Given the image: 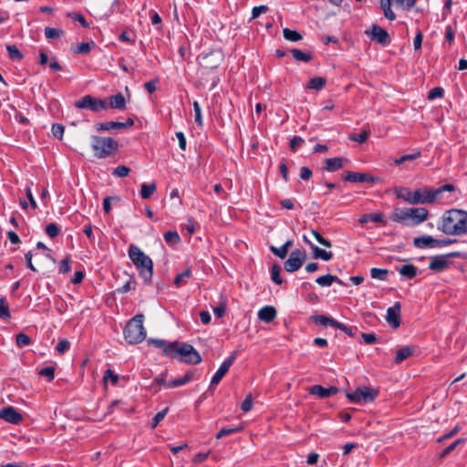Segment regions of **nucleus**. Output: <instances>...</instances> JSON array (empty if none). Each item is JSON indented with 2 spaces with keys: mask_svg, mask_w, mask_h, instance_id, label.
<instances>
[{
  "mask_svg": "<svg viewBox=\"0 0 467 467\" xmlns=\"http://www.w3.org/2000/svg\"><path fill=\"white\" fill-rule=\"evenodd\" d=\"M454 185L451 183L444 184L439 188H419L414 192H411L407 187H396L394 189L396 197L402 199L410 204H430L439 200L441 194L443 192H453Z\"/></svg>",
  "mask_w": 467,
  "mask_h": 467,
  "instance_id": "nucleus-1",
  "label": "nucleus"
},
{
  "mask_svg": "<svg viewBox=\"0 0 467 467\" xmlns=\"http://www.w3.org/2000/svg\"><path fill=\"white\" fill-rule=\"evenodd\" d=\"M438 229L449 235L467 234V212L460 209H451L445 212Z\"/></svg>",
  "mask_w": 467,
  "mask_h": 467,
  "instance_id": "nucleus-2",
  "label": "nucleus"
},
{
  "mask_svg": "<svg viewBox=\"0 0 467 467\" xmlns=\"http://www.w3.org/2000/svg\"><path fill=\"white\" fill-rule=\"evenodd\" d=\"M429 211L424 207L395 208L390 220L404 225L415 226L428 219Z\"/></svg>",
  "mask_w": 467,
  "mask_h": 467,
  "instance_id": "nucleus-3",
  "label": "nucleus"
},
{
  "mask_svg": "<svg viewBox=\"0 0 467 467\" xmlns=\"http://www.w3.org/2000/svg\"><path fill=\"white\" fill-rule=\"evenodd\" d=\"M129 256L138 268L140 276L145 281H150L153 274L152 260L135 244L130 245Z\"/></svg>",
  "mask_w": 467,
  "mask_h": 467,
  "instance_id": "nucleus-4",
  "label": "nucleus"
},
{
  "mask_svg": "<svg viewBox=\"0 0 467 467\" xmlns=\"http://www.w3.org/2000/svg\"><path fill=\"white\" fill-rule=\"evenodd\" d=\"M144 316L138 314L125 326L123 334L129 344H139L146 337V330L143 327Z\"/></svg>",
  "mask_w": 467,
  "mask_h": 467,
  "instance_id": "nucleus-5",
  "label": "nucleus"
},
{
  "mask_svg": "<svg viewBox=\"0 0 467 467\" xmlns=\"http://www.w3.org/2000/svg\"><path fill=\"white\" fill-rule=\"evenodd\" d=\"M91 149L98 159H106L113 154L119 148L117 140L110 137L92 135L90 137Z\"/></svg>",
  "mask_w": 467,
  "mask_h": 467,
  "instance_id": "nucleus-6",
  "label": "nucleus"
},
{
  "mask_svg": "<svg viewBox=\"0 0 467 467\" xmlns=\"http://www.w3.org/2000/svg\"><path fill=\"white\" fill-rule=\"evenodd\" d=\"M180 357V361L189 364H199L202 358L197 350L190 344L179 341H173L171 348V355L169 358H177Z\"/></svg>",
  "mask_w": 467,
  "mask_h": 467,
  "instance_id": "nucleus-7",
  "label": "nucleus"
},
{
  "mask_svg": "<svg viewBox=\"0 0 467 467\" xmlns=\"http://www.w3.org/2000/svg\"><path fill=\"white\" fill-rule=\"evenodd\" d=\"M180 357V361L189 364H199L202 358L197 350L190 344L179 341H173L171 348V355L169 358H177Z\"/></svg>",
  "mask_w": 467,
  "mask_h": 467,
  "instance_id": "nucleus-8",
  "label": "nucleus"
},
{
  "mask_svg": "<svg viewBox=\"0 0 467 467\" xmlns=\"http://www.w3.org/2000/svg\"><path fill=\"white\" fill-rule=\"evenodd\" d=\"M74 106L79 109H88L94 112H99L108 108V101L106 99L94 98L91 95H86L75 101Z\"/></svg>",
  "mask_w": 467,
  "mask_h": 467,
  "instance_id": "nucleus-9",
  "label": "nucleus"
},
{
  "mask_svg": "<svg viewBox=\"0 0 467 467\" xmlns=\"http://www.w3.org/2000/svg\"><path fill=\"white\" fill-rule=\"evenodd\" d=\"M379 391L369 387L358 388L354 392L347 393L348 399L354 403H368L373 401L378 396Z\"/></svg>",
  "mask_w": 467,
  "mask_h": 467,
  "instance_id": "nucleus-10",
  "label": "nucleus"
},
{
  "mask_svg": "<svg viewBox=\"0 0 467 467\" xmlns=\"http://www.w3.org/2000/svg\"><path fill=\"white\" fill-rule=\"evenodd\" d=\"M306 251L296 249L291 252L288 259L284 263V268L288 273H294L301 268L306 260Z\"/></svg>",
  "mask_w": 467,
  "mask_h": 467,
  "instance_id": "nucleus-11",
  "label": "nucleus"
},
{
  "mask_svg": "<svg viewBox=\"0 0 467 467\" xmlns=\"http://www.w3.org/2000/svg\"><path fill=\"white\" fill-rule=\"evenodd\" d=\"M460 252H452L448 254H441L433 256L429 264V268L432 271L441 272L446 269L449 265L448 257H461Z\"/></svg>",
  "mask_w": 467,
  "mask_h": 467,
  "instance_id": "nucleus-12",
  "label": "nucleus"
},
{
  "mask_svg": "<svg viewBox=\"0 0 467 467\" xmlns=\"http://www.w3.org/2000/svg\"><path fill=\"white\" fill-rule=\"evenodd\" d=\"M365 34L381 45L386 46L390 43L388 32L378 25H372L370 29L365 31Z\"/></svg>",
  "mask_w": 467,
  "mask_h": 467,
  "instance_id": "nucleus-13",
  "label": "nucleus"
},
{
  "mask_svg": "<svg viewBox=\"0 0 467 467\" xmlns=\"http://www.w3.org/2000/svg\"><path fill=\"white\" fill-rule=\"evenodd\" d=\"M237 358V352H233L228 358H226L219 367L211 380V385H217L224 375L228 372L230 367Z\"/></svg>",
  "mask_w": 467,
  "mask_h": 467,
  "instance_id": "nucleus-14",
  "label": "nucleus"
},
{
  "mask_svg": "<svg viewBox=\"0 0 467 467\" xmlns=\"http://www.w3.org/2000/svg\"><path fill=\"white\" fill-rule=\"evenodd\" d=\"M0 419L8 423L18 424L23 420V416L14 407L7 406L0 410Z\"/></svg>",
  "mask_w": 467,
  "mask_h": 467,
  "instance_id": "nucleus-15",
  "label": "nucleus"
},
{
  "mask_svg": "<svg viewBox=\"0 0 467 467\" xmlns=\"http://www.w3.org/2000/svg\"><path fill=\"white\" fill-rule=\"evenodd\" d=\"M134 121L132 119L129 118L126 122H119V121H108L103 123H98L96 125L97 131H109L111 130H120L127 127L133 126Z\"/></svg>",
  "mask_w": 467,
  "mask_h": 467,
  "instance_id": "nucleus-16",
  "label": "nucleus"
},
{
  "mask_svg": "<svg viewBox=\"0 0 467 467\" xmlns=\"http://www.w3.org/2000/svg\"><path fill=\"white\" fill-rule=\"evenodd\" d=\"M400 303L396 302L393 306L389 307L387 310L386 320L394 328L400 325Z\"/></svg>",
  "mask_w": 467,
  "mask_h": 467,
  "instance_id": "nucleus-17",
  "label": "nucleus"
},
{
  "mask_svg": "<svg viewBox=\"0 0 467 467\" xmlns=\"http://www.w3.org/2000/svg\"><path fill=\"white\" fill-rule=\"evenodd\" d=\"M344 179L349 182H375V178L368 173L346 171Z\"/></svg>",
  "mask_w": 467,
  "mask_h": 467,
  "instance_id": "nucleus-18",
  "label": "nucleus"
},
{
  "mask_svg": "<svg viewBox=\"0 0 467 467\" xmlns=\"http://www.w3.org/2000/svg\"><path fill=\"white\" fill-rule=\"evenodd\" d=\"M308 391L312 395H317L321 399H325L336 395L338 392V389L337 387L324 388L320 385H314Z\"/></svg>",
  "mask_w": 467,
  "mask_h": 467,
  "instance_id": "nucleus-19",
  "label": "nucleus"
},
{
  "mask_svg": "<svg viewBox=\"0 0 467 467\" xmlns=\"http://www.w3.org/2000/svg\"><path fill=\"white\" fill-rule=\"evenodd\" d=\"M149 345H152L158 348L161 349L162 355L166 357H170L171 355V348L173 346V342H167L162 339H157V338H150L148 340Z\"/></svg>",
  "mask_w": 467,
  "mask_h": 467,
  "instance_id": "nucleus-20",
  "label": "nucleus"
},
{
  "mask_svg": "<svg viewBox=\"0 0 467 467\" xmlns=\"http://www.w3.org/2000/svg\"><path fill=\"white\" fill-rule=\"evenodd\" d=\"M276 310L274 306H265L259 309L257 316L260 320L270 323L276 317Z\"/></svg>",
  "mask_w": 467,
  "mask_h": 467,
  "instance_id": "nucleus-21",
  "label": "nucleus"
},
{
  "mask_svg": "<svg viewBox=\"0 0 467 467\" xmlns=\"http://www.w3.org/2000/svg\"><path fill=\"white\" fill-rule=\"evenodd\" d=\"M304 241L308 243L313 250V256L314 258H320L324 261H329L333 257V254L331 252H327L326 250H323L319 248L317 245L312 244L307 239L306 236L304 235Z\"/></svg>",
  "mask_w": 467,
  "mask_h": 467,
  "instance_id": "nucleus-22",
  "label": "nucleus"
},
{
  "mask_svg": "<svg viewBox=\"0 0 467 467\" xmlns=\"http://www.w3.org/2000/svg\"><path fill=\"white\" fill-rule=\"evenodd\" d=\"M435 238L431 235H421L413 239V244L417 248L434 247Z\"/></svg>",
  "mask_w": 467,
  "mask_h": 467,
  "instance_id": "nucleus-23",
  "label": "nucleus"
},
{
  "mask_svg": "<svg viewBox=\"0 0 467 467\" xmlns=\"http://www.w3.org/2000/svg\"><path fill=\"white\" fill-rule=\"evenodd\" d=\"M334 282L344 285L342 280H340L337 276L332 275L330 274L319 276L316 279V283L318 284L321 286H330Z\"/></svg>",
  "mask_w": 467,
  "mask_h": 467,
  "instance_id": "nucleus-24",
  "label": "nucleus"
},
{
  "mask_svg": "<svg viewBox=\"0 0 467 467\" xmlns=\"http://www.w3.org/2000/svg\"><path fill=\"white\" fill-rule=\"evenodd\" d=\"M397 271L400 273V275L412 279L414 278L418 274V269L411 264L403 265L400 267H397Z\"/></svg>",
  "mask_w": 467,
  "mask_h": 467,
  "instance_id": "nucleus-25",
  "label": "nucleus"
},
{
  "mask_svg": "<svg viewBox=\"0 0 467 467\" xmlns=\"http://www.w3.org/2000/svg\"><path fill=\"white\" fill-rule=\"evenodd\" d=\"M125 98L122 94L119 93L109 97V102H108V107L111 109H122L125 108Z\"/></svg>",
  "mask_w": 467,
  "mask_h": 467,
  "instance_id": "nucleus-26",
  "label": "nucleus"
},
{
  "mask_svg": "<svg viewBox=\"0 0 467 467\" xmlns=\"http://www.w3.org/2000/svg\"><path fill=\"white\" fill-rule=\"evenodd\" d=\"M343 159L342 158H330L327 159L325 161V169L327 171H336L343 167Z\"/></svg>",
  "mask_w": 467,
  "mask_h": 467,
  "instance_id": "nucleus-27",
  "label": "nucleus"
},
{
  "mask_svg": "<svg viewBox=\"0 0 467 467\" xmlns=\"http://www.w3.org/2000/svg\"><path fill=\"white\" fill-rule=\"evenodd\" d=\"M414 352V348L410 346H406L396 352L395 363L400 364Z\"/></svg>",
  "mask_w": 467,
  "mask_h": 467,
  "instance_id": "nucleus-28",
  "label": "nucleus"
},
{
  "mask_svg": "<svg viewBox=\"0 0 467 467\" xmlns=\"http://www.w3.org/2000/svg\"><path fill=\"white\" fill-rule=\"evenodd\" d=\"M358 222L361 224H365L368 222H375V223H383L384 222V215L382 213H366L363 214L359 219Z\"/></svg>",
  "mask_w": 467,
  "mask_h": 467,
  "instance_id": "nucleus-29",
  "label": "nucleus"
},
{
  "mask_svg": "<svg viewBox=\"0 0 467 467\" xmlns=\"http://www.w3.org/2000/svg\"><path fill=\"white\" fill-rule=\"evenodd\" d=\"M380 7L383 10L387 19L393 21L396 19L395 13L391 10V0H380Z\"/></svg>",
  "mask_w": 467,
  "mask_h": 467,
  "instance_id": "nucleus-30",
  "label": "nucleus"
},
{
  "mask_svg": "<svg viewBox=\"0 0 467 467\" xmlns=\"http://www.w3.org/2000/svg\"><path fill=\"white\" fill-rule=\"evenodd\" d=\"M156 192L155 183H143L140 189V196L142 199H149Z\"/></svg>",
  "mask_w": 467,
  "mask_h": 467,
  "instance_id": "nucleus-31",
  "label": "nucleus"
},
{
  "mask_svg": "<svg viewBox=\"0 0 467 467\" xmlns=\"http://www.w3.org/2000/svg\"><path fill=\"white\" fill-rule=\"evenodd\" d=\"M192 276V271L190 268H187L182 273L179 274L174 279V285L176 286H181L187 283V281Z\"/></svg>",
  "mask_w": 467,
  "mask_h": 467,
  "instance_id": "nucleus-32",
  "label": "nucleus"
},
{
  "mask_svg": "<svg viewBox=\"0 0 467 467\" xmlns=\"http://www.w3.org/2000/svg\"><path fill=\"white\" fill-rule=\"evenodd\" d=\"M325 84H326V79L324 78L315 77L309 80V82L307 84V88H311V89L320 90L324 88Z\"/></svg>",
  "mask_w": 467,
  "mask_h": 467,
  "instance_id": "nucleus-33",
  "label": "nucleus"
},
{
  "mask_svg": "<svg viewBox=\"0 0 467 467\" xmlns=\"http://www.w3.org/2000/svg\"><path fill=\"white\" fill-rule=\"evenodd\" d=\"M291 53L293 57L297 61L308 62L312 59V55L310 53H306L296 48L291 49Z\"/></svg>",
  "mask_w": 467,
  "mask_h": 467,
  "instance_id": "nucleus-34",
  "label": "nucleus"
},
{
  "mask_svg": "<svg viewBox=\"0 0 467 467\" xmlns=\"http://www.w3.org/2000/svg\"><path fill=\"white\" fill-rule=\"evenodd\" d=\"M314 322L317 323V324H320L324 327H327V326H331L333 327V324L335 322V319L331 318V317H326V316H323V315H316V316H312L310 317Z\"/></svg>",
  "mask_w": 467,
  "mask_h": 467,
  "instance_id": "nucleus-35",
  "label": "nucleus"
},
{
  "mask_svg": "<svg viewBox=\"0 0 467 467\" xmlns=\"http://www.w3.org/2000/svg\"><path fill=\"white\" fill-rule=\"evenodd\" d=\"M284 37L291 42H296L302 39V36L295 30H291L289 28L283 29Z\"/></svg>",
  "mask_w": 467,
  "mask_h": 467,
  "instance_id": "nucleus-36",
  "label": "nucleus"
},
{
  "mask_svg": "<svg viewBox=\"0 0 467 467\" xmlns=\"http://www.w3.org/2000/svg\"><path fill=\"white\" fill-rule=\"evenodd\" d=\"M164 240L168 244L172 245L179 244L181 238L176 231H169L164 234Z\"/></svg>",
  "mask_w": 467,
  "mask_h": 467,
  "instance_id": "nucleus-37",
  "label": "nucleus"
},
{
  "mask_svg": "<svg viewBox=\"0 0 467 467\" xmlns=\"http://www.w3.org/2000/svg\"><path fill=\"white\" fill-rule=\"evenodd\" d=\"M370 275L373 279L385 281L388 275V270L383 268H371Z\"/></svg>",
  "mask_w": 467,
  "mask_h": 467,
  "instance_id": "nucleus-38",
  "label": "nucleus"
},
{
  "mask_svg": "<svg viewBox=\"0 0 467 467\" xmlns=\"http://www.w3.org/2000/svg\"><path fill=\"white\" fill-rule=\"evenodd\" d=\"M420 157V150H416L414 153L406 154V155L401 156L399 159H396L394 161V163L396 165H400V164L404 163L407 161H413V160H416V159H418Z\"/></svg>",
  "mask_w": 467,
  "mask_h": 467,
  "instance_id": "nucleus-39",
  "label": "nucleus"
},
{
  "mask_svg": "<svg viewBox=\"0 0 467 467\" xmlns=\"http://www.w3.org/2000/svg\"><path fill=\"white\" fill-rule=\"evenodd\" d=\"M0 317L5 320H7L11 317L8 304L5 298L0 299Z\"/></svg>",
  "mask_w": 467,
  "mask_h": 467,
  "instance_id": "nucleus-40",
  "label": "nucleus"
},
{
  "mask_svg": "<svg viewBox=\"0 0 467 467\" xmlns=\"http://www.w3.org/2000/svg\"><path fill=\"white\" fill-rule=\"evenodd\" d=\"M6 50L8 53V56L12 59H22L23 54L20 52V50L15 46V45H7Z\"/></svg>",
  "mask_w": 467,
  "mask_h": 467,
  "instance_id": "nucleus-41",
  "label": "nucleus"
},
{
  "mask_svg": "<svg viewBox=\"0 0 467 467\" xmlns=\"http://www.w3.org/2000/svg\"><path fill=\"white\" fill-rule=\"evenodd\" d=\"M63 35V31L58 28L46 27L45 36L47 39L58 38Z\"/></svg>",
  "mask_w": 467,
  "mask_h": 467,
  "instance_id": "nucleus-42",
  "label": "nucleus"
},
{
  "mask_svg": "<svg viewBox=\"0 0 467 467\" xmlns=\"http://www.w3.org/2000/svg\"><path fill=\"white\" fill-rule=\"evenodd\" d=\"M193 110H194V121L198 124V126L202 127L203 121H202V109L201 106L197 101H194L192 103Z\"/></svg>",
  "mask_w": 467,
  "mask_h": 467,
  "instance_id": "nucleus-43",
  "label": "nucleus"
},
{
  "mask_svg": "<svg viewBox=\"0 0 467 467\" xmlns=\"http://www.w3.org/2000/svg\"><path fill=\"white\" fill-rule=\"evenodd\" d=\"M464 442V439H457L454 442L447 446L441 452V458H445L447 455H449L452 451L455 450V448Z\"/></svg>",
  "mask_w": 467,
  "mask_h": 467,
  "instance_id": "nucleus-44",
  "label": "nucleus"
},
{
  "mask_svg": "<svg viewBox=\"0 0 467 467\" xmlns=\"http://www.w3.org/2000/svg\"><path fill=\"white\" fill-rule=\"evenodd\" d=\"M31 343L30 337L25 333H19L16 335V345L19 348L29 346Z\"/></svg>",
  "mask_w": 467,
  "mask_h": 467,
  "instance_id": "nucleus-45",
  "label": "nucleus"
},
{
  "mask_svg": "<svg viewBox=\"0 0 467 467\" xmlns=\"http://www.w3.org/2000/svg\"><path fill=\"white\" fill-rule=\"evenodd\" d=\"M281 268L278 265H274L271 269V279L277 285L282 284V279L280 277Z\"/></svg>",
  "mask_w": 467,
  "mask_h": 467,
  "instance_id": "nucleus-46",
  "label": "nucleus"
},
{
  "mask_svg": "<svg viewBox=\"0 0 467 467\" xmlns=\"http://www.w3.org/2000/svg\"><path fill=\"white\" fill-rule=\"evenodd\" d=\"M38 374L46 377L48 381H52L55 378V368L53 367H46L41 368Z\"/></svg>",
  "mask_w": 467,
  "mask_h": 467,
  "instance_id": "nucleus-47",
  "label": "nucleus"
},
{
  "mask_svg": "<svg viewBox=\"0 0 467 467\" xmlns=\"http://www.w3.org/2000/svg\"><path fill=\"white\" fill-rule=\"evenodd\" d=\"M368 135H369V131L368 130H363L359 134H355V133L350 134L349 135V140H351L353 141H358L359 143H363V142H365L368 140Z\"/></svg>",
  "mask_w": 467,
  "mask_h": 467,
  "instance_id": "nucleus-48",
  "label": "nucleus"
},
{
  "mask_svg": "<svg viewBox=\"0 0 467 467\" xmlns=\"http://www.w3.org/2000/svg\"><path fill=\"white\" fill-rule=\"evenodd\" d=\"M59 232H60V230H59L58 226L54 223H48L46 226V233L51 238L57 237L59 234Z\"/></svg>",
  "mask_w": 467,
  "mask_h": 467,
  "instance_id": "nucleus-49",
  "label": "nucleus"
},
{
  "mask_svg": "<svg viewBox=\"0 0 467 467\" xmlns=\"http://www.w3.org/2000/svg\"><path fill=\"white\" fill-rule=\"evenodd\" d=\"M169 409L165 408L164 410L159 411L154 418L152 419L151 428L155 429L157 425L165 418Z\"/></svg>",
  "mask_w": 467,
  "mask_h": 467,
  "instance_id": "nucleus-50",
  "label": "nucleus"
},
{
  "mask_svg": "<svg viewBox=\"0 0 467 467\" xmlns=\"http://www.w3.org/2000/svg\"><path fill=\"white\" fill-rule=\"evenodd\" d=\"M311 234L321 245L328 248L331 247L332 244L330 241L325 239L317 231L312 229Z\"/></svg>",
  "mask_w": 467,
  "mask_h": 467,
  "instance_id": "nucleus-51",
  "label": "nucleus"
},
{
  "mask_svg": "<svg viewBox=\"0 0 467 467\" xmlns=\"http://www.w3.org/2000/svg\"><path fill=\"white\" fill-rule=\"evenodd\" d=\"M130 168L124 165H119L117 168L114 169L112 174L116 177H125L129 174Z\"/></svg>",
  "mask_w": 467,
  "mask_h": 467,
  "instance_id": "nucleus-52",
  "label": "nucleus"
},
{
  "mask_svg": "<svg viewBox=\"0 0 467 467\" xmlns=\"http://www.w3.org/2000/svg\"><path fill=\"white\" fill-rule=\"evenodd\" d=\"M51 130L54 137L61 140L64 135L65 128L63 125L56 123L52 125Z\"/></svg>",
  "mask_w": 467,
  "mask_h": 467,
  "instance_id": "nucleus-53",
  "label": "nucleus"
},
{
  "mask_svg": "<svg viewBox=\"0 0 467 467\" xmlns=\"http://www.w3.org/2000/svg\"><path fill=\"white\" fill-rule=\"evenodd\" d=\"M443 93H444V90L442 88H441V87L433 88L432 89L430 90V92L428 94V99H434L437 98H441L443 96Z\"/></svg>",
  "mask_w": 467,
  "mask_h": 467,
  "instance_id": "nucleus-54",
  "label": "nucleus"
},
{
  "mask_svg": "<svg viewBox=\"0 0 467 467\" xmlns=\"http://www.w3.org/2000/svg\"><path fill=\"white\" fill-rule=\"evenodd\" d=\"M95 46L94 42H87V43H81L78 45V49L76 52L80 54H86L91 50V48Z\"/></svg>",
  "mask_w": 467,
  "mask_h": 467,
  "instance_id": "nucleus-55",
  "label": "nucleus"
},
{
  "mask_svg": "<svg viewBox=\"0 0 467 467\" xmlns=\"http://www.w3.org/2000/svg\"><path fill=\"white\" fill-rule=\"evenodd\" d=\"M253 408V398L251 394H248L243 403L241 404V409L244 412L250 411Z\"/></svg>",
  "mask_w": 467,
  "mask_h": 467,
  "instance_id": "nucleus-56",
  "label": "nucleus"
},
{
  "mask_svg": "<svg viewBox=\"0 0 467 467\" xmlns=\"http://www.w3.org/2000/svg\"><path fill=\"white\" fill-rule=\"evenodd\" d=\"M70 270H71L70 258H69V256H67L60 262L59 272L62 274H66V273L70 272Z\"/></svg>",
  "mask_w": 467,
  "mask_h": 467,
  "instance_id": "nucleus-57",
  "label": "nucleus"
},
{
  "mask_svg": "<svg viewBox=\"0 0 467 467\" xmlns=\"http://www.w3.org/2000/svg\"><path fill=\"white\" fill-rule=\"evenodd\" d=\"M239 430H241V428H223L216 434L215 437L216 439H221L224 436L237 432Z\"/></svg>",
  "mask_w": 467,
  "mask_h": 467,
  "instance_id": "nucleus-58",
  "label": "nucleus"
},
{
  "mask_svg": "<svg viewBox=\"0 0 467 467\" xmlns=\"http://www.w3.org/2000/svg\"><path fill=\"white\" fill-rule=\"evenodd\" d=\"M270 250L271 252L277 257L281 258V259H285L286 254H287V251L285 250V247L281 246L279 248L277 247H275V246H271L270 247Z\"/></svg>",
  "mask_w": 467,
  "mask_h": 467,
  "instance_id": "nucleus-59",
  "label": "nucleus"
},
{
  "mask_svg": "<svg viewBox=\"0 0 467 467\" xmlns=\"http://www.w3.org/2000/svg\"><path fill=\"white\" fill-rule=\"evenodd\" d=\"M69 347L70 344L67 339H61L57 343L56 349L57 350L58 353L64 354L69 348Z\"/></svg>",
  "mask_w": 467,
  "mask_h": 467,
  "instance_id": "nucleus-60",
  "label": "nucleus"
},
{
  "mask_svg": "<svg viewBox=\"0 0 467 467\" xmlns=\"http://www.w3.org/2000/svg\"><path fill=\"white\" fill-rule=\"evenodd\" d=\"M268 7L266 5L254 6L252 10V18H257L261 14L266 13Z\"/></svg>",
  "mask_w": 467,
  "mask_h": 467,
  "instance_id": "nucleus-61",
  "label": "nucleus"
},
{
  "mask_svg": "<svg viewBox=\"0 0 467 467\" xmlns=\"http://www.w3.org/2000/svg\"><path fill=\"white\" fill-rule=\"evenodd\" d=\"M103 379L105 381L109 379L113 384H117L119 379L118 376L111 369H107L105 371Z\"/></svg>",
  "mask_w": 467,
  "mask_h": 467,
  "instance_id": "nucleus-62",
  "label": "nucleus"
},
{
  "mask_svg": "<svg viewBox=\"0 0 467 467\" xmlns=\"http://www.w3.org/2000/svg\"><path fill=\"white\" fill-rule=\"evenodd\" d=\"M456 242H457L456 239H442V240L435 239L434 247H443V246H447V245L451 244Z\"/></svg>",
  "mask_w": 467,
  "mask_h": 467,
  "instance_id": "nucleus-63",
  "label": "nucleus"
},
{
  "mask_svg": "<svg viewBox=\"0 0 467 467\" xmlns=\"http://www.w3.org/2000/svg\"><path fill=\"white\" fill-rule=\"evenodd\" d=\"M304 143V139L299 136H295L290 140V148L292 150H296L298 147H300Z\"/></svg>",
  "mask_w": 467,
  "mask_h": 467,
  "instance_id": "nucleus-64",
  "label": "nucleus"
}]
</instances>
